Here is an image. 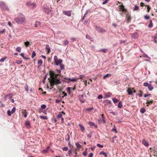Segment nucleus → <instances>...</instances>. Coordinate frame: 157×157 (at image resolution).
<instances>
[{
	"mask_svg": "<svg viewBox=\"0 0 157 157\" xmlns=\"http://www.w3.org/2000/svg\"><path fill=\"white\" fill-rule=\"evenodd\" d=\"M22 63V61L21 60H17L16 61V63L17 64H21Z\"/></svg>",
	"mask_w": 157,
	"mask_h": 157,
	"instance_id": "obj_55",
	"label": "nucleus"
},
{
	"mask_svg": "<svg viewBox=\"0 0 157 157\" xmlns=\"http://www.w3.org/2000/svg\"><path fill=\"white\" fill-rule=\"evenodd\" d=\"M13 114L12 113V112L10 110H9L7 111V114L9 116H10L11 114Z\"/></svg>",
	"mask_w": 157,
	"mask_h": 157,
	"instance_id": "obj_49",
	"label": "nucleus"
},
{
	"mask_svg": "<svg viewBox=\"0 0 157 157\" xmlns=\"http://www.w3.org/2000/svg\"><path fill=\"white\" fill-rule=\"evenodd\" d=\"M142 143L146 147H148L149 145V144L144 139L142 140Z\"/></svg>",
	"mask_w": 157,
	"mask_h": 157,
	"instance_id": "obj_13",
	"label": "nucleus"
},
{
	"mask_svg": "<svg viewBox=\"0 0 157 157\" xmlns=\"http://www.w3.org/2000/svg\"><path fill=\"white\" fill-rule=\"evenodd\" d=\"M24 44L26 47H29L31 44L29 41H27L25 42Z\"/></svg>",
	"mask_w": 157,
	"mask_h": 157,
	"instance_id": "obj_29",
	"label": "nucleus"
},
{
	"mask_svg": "<svg viewBox=\"0 0 157 157\" xmlns=\"http://www.w3.org/2000/svg\"><path fill=\"white\" fill-rule=\"evenodd\" d=\"M49 75H50L51 78H52L53 76H54L55 75V73L53 71H52L51 70L49 71Z\"/></svg>",
	"mask_w": 157,
	"mask_h": 157,
	"instance_id": "obj_14",
	"label": "nucleus"
},
{
	"mask_svg": "<svg viewBox=\"0 0 157 157\" xmlns=\"http://www.w3.org/2000/svg\"><path fill=\"white\" fill-rule=\"evenodd\" d=\"M103 102L104 103L105 105H108L109 107L112 106L111 101L108 100L106 99L104 100Z\"/></svg>",
	"mask_w": 157,
	"mask_h": 157,
	"instance_id": "obj_5",
	"label": "nucleus"
},
{
	"mask_svg": "<svg viewBox=\"0 0 157 157\" xmlns=\"http://www.w3.org/2000/svg\"><path fill=\"white\" fill-rule=\"evenodd\" d=\"M127 91L129 95H132L133 94V91L130 88H128V89L127 90Z\"/></svg>",
	"mask_w": 157,
	"mask_h": 157,
	"instance_id": "obj_19",
	"label": "nucleus"
},
{
	"mask_svg": "<svg viewBox=\"0 0 157 157\" xmlns=\"http://www.w3.org/2000/svg\"><path fill=\"white\" fill-rule=\"evenodd\" d=\"M40 117L41 119H43V120H47L48 119V117L47 116H40Z\"/></svg>",
	"mask_w": 157,
	"mask_h": 157,
	"instance_id": "obj_37",
	"label": "nucleus"
},
{
	"mask_svg": "<svg viewBox=\"0 0 157 157\" xmlns=\"http://www.w3.org/2000/svg\"><path fill=\"white\" fill-rule=\"evenodd\" d=\"M6 32V29H2V30L0 31V34H4Z\"/></svg>",
	"mask_w": 157,
	"mask_h": 157,
	"instance_id": "obj_46",
	"label": "nucleus"
},
{
	"mask_svg": "<svg viewBox=\"0 0 157 157\" xmlns=\"http://www.w3.org/2000/svg\"><path fill=\"white\" fill-rule=\"evenodd\" d=\"M111 76V74H106V75H105L104 76H103V78H106L107 77H108L109 76Z\"/></svg>",
	"mask_w": 157,
	"mask_h": 157,
	"instance_id": "obj_58",
	"label": "nucleus"
},
{
	"mask_svg": "<svg viewBox=\"0 0 157 157\" xmlns=\"http://www.w3.org/2000/svg\"><path fill=\"white\" fill-rule=\"evenodd\" d=\"M54 60L57 66H58L63 62V60L61 59H58L56 56H54Z\"/></svg>",
	"mask_w": 157,
	"mask_h": 157,
	"instance_id": "obj_3",
	"label": "nucleus"
},
{
	"mask_svg": "<svg viewBox=\"0 0 157 157\" xmlns=\"http://www.w3.org/2000/svg\"><path fill=\"white\" fill-rule=\"evenodd\" d=\"M67 137H66L65 138L66 141H70L69 140L70 138V136L69 133L67 134Z\"/></svg>",
	"mask_w": 157,
	"mask_h": 157,
	"instance_id": "obj_36",
	"label": "nucleus"
},
{
	"mask_svg": "<svg viewBox=\"0 0 157 157\" xmlns=\"http://www.w3.org/2000/svg\"><path fill=\"white\" fill-rule=\"evenodd\" d=\"M0 6L2 9L8 11H9V8L4 2L3 1L1 2Z\"/></svg>",
	"mask_w": 157,
	"mask_h": 157,
	"instance_id": "obj_2",
	"label": "nucleus"
},
{
	"mask_svg": "<svg viewBox=\"0 0 157 157\" xmlns=\"http://www.w3.org/2000/svg\"><path fill=\"white\" fill-rule=\"evenodd\" d=\"M77 78H70V82H75L77 81Z\"/></svg>",
	"mask_w": 157,
	"mask_h": 157,
	"instance_id": "obj_40",
	"label": "nucleus"
},
{
	"mask_svg": "<svg viewBox=\"0 0 157 157\" xmlns=\"http://www.w3.org/2000/svg\"><path fill=\"white\" fill-rule=\"evenodd\" d=\"M25 125L26 127L28 128H30L31 127L30 125V122L29 121H28L25 122Z\"/></svg>",
	"mask_w": 157,
	"mask_h": 157,
	"instance_id": "obj_15",
	"label": "nucleus"
},
{
	"mask_svg": "<svg viewBox=\"0 0 157 157\" xmlns=\"http://www.w3.org/2000/svg\"><path fill=\"white\" fill-rule=\"evenodd\" d=\"M138 36L139 34L137 32H135L134 33L132 34L131 37L132 39H137L138 37Z\"/></svg>",
	"mask_w": 157,
	"mask_h": 157,
	"instance_id": "obj_7",
	"label": "nucleus"
},
{
	"mask_svg": "<svg viewBox=\"0 0 157 157\" xmlns=\"http://www.w3.org/2000/svg\"><path fill=\"white\" fill-rule=\"evenodd\" d=\"M94 108L93 107L90 108L86 109V111H90L93 110Z\"/></svg>",
	"mask_w": 157,
	"mask_h": 157,
	"instance_id": "obj_52",
	"label": "nucleus"
},
{
	"mask_svg": "<svg viewBox=\"0 0 157 157\" xmlns=\"http://www.w3.org/2000/svg\"><path fill=\"white\" fill-rule=\"evenodd\" d=\"M85 77V75H81L79 76V78L80 79H82Z\"/></svg>",
	"mask_w": 157,
	"mask_h": 157,
	"instance_id": "obj_62",
	"label": "nucleus"
},
{
	"mask_svg": "<svg viewBox=\"0 0 157 157\" xmlns=\"http://www.w3.org/2000/svg\"><path fill=\"white\" fill-rule=\"evenodd\" d=\"M77 149H75V151H74V153L75 154V155L74 156V157H77V156H78L77 155Z\"/></svg>",
	"mask_w": 157,
	"mask_h": 157,
	"instance_id": "obj_50",
	"label": "nucleus"
},
{
	"mask_svg": "<svg viewBox=\"0 0 157 157\" xmlns=\"http://www.w3.org/2000/svg\"><path fill=\"white\" fill-rule=\"evenodd\" d=\"M20 56L22 57L25 60H28L30 59L29 58L26 57L24 56V54L23 53H21L20 54Z\"/></svg>",
	"mask_w": 157,
	"mask_h": 157,
	"instance_id": "obj_26",
	"label": "nucleus"
},
{
	"mask_svg": "<svg viewBox=\"0 0 157 157\" xmlns=\"http://www.w3.org/2000/svg\"><path fill=\"white\" fill-rule=\"evenodd\" d=\"M62 113H64V114H65V113H64V112L63 111H62L61 112H59V114H58L57 117V118H62V117L63 116Z\"/></svg>",
	"mask_w": 157,
	"mask_h": 157,
	"instance_id": "obj_16",
	"label": "nucleus"
},
{
	"mask_svg": "<svg viewBox=\"0 0 157 157\" xmlns=\"http://www.w3.org/2000/svg\"><path fill=\"white\" fill-rule=\"evenodd\" d=\"M43 63V61L42 59H40L38 60V66L37 68H39L42 65Z\"/></svg>",
	"mask_w": 157,
	"mask_h": 157,
	"instance_id": "obj_9",
	"label": "nucleus"
},
{
	"mask_svg": "<svg viewBox=\"0 0 157 157\" xmlns=\"http://www.w3.org/2000/svg\"><path fill=\"white\" fill-rule=\"evenodd\" d=\"M71 10H69L68 11H63V13L64 14L69 17H70L71 16Z\"/></svg>",
	"mask_w": 157,
	"mask_h": 157,
	"instance_id": "obj_8",
	"label": "nucleus"
},
{
	"mask_svg": "<svg viewBox=\"0 0 157 157\" xmlns=\"http://www.w3.org/2000/svg\"><path fill=\"white\" fill-rule=\"evenodd\" d=\"M86 39L90 40H91L92 39V37L90 36L88 34L86 35Z\"/></svg>",
	"mask_w": 157,
	"mask_h": 157,
	"instance_id": "obj_43",
	"label": "nucleus"
},
{
	"mask_svg": "<svg viewBox=\"0 0 157 157\" xmlns=\"http://www.w3.org/2000/svg\"><path fill=\"white\" fill-rule=\"evenodd\" d=\"M25 89L27 92H28L29 90V87L27 84L25 85Z\"/></svg>",
	"mask_w": 157,
	"mask_h": 157,
	"instance_id": "obj_48",
	"label": "nucleus"
},
{
	"mask_svg": "<svg viewBox=\"0 0 157 157\" xmlns=\"http://www.w3.org/2000/svg\"><path fill=\"white\" fill-rule=\"evenodd\" d=\"M126 22L127 23H129L131 20V17L130 16H128V15H127L126 16Z\"/></svg>",
	"mask_w": 157,
	"mask_h": 157,
	"instance_id": "obj_10",
	"label": "nucleus"
},
{
	"mask_svg": "<svg viewBox=\"0 0 157 157\" xmlns=\"http://www.w3.org/2000/svg\"><path fill=\"white\" fill-rule=\"evenodd\" d=\"M108 49H101L98 50V52H101L103 53H106Z\"/></svg>",
	"mask_w": 157,
	"mask_h": 157,
	"instance_id": "obj_30",
	"label": "nucleus"
},
{
	"mask_svg": "<svg viewBox=\"0 0 157 157\" xmlns=\"http://www.w3.org/2000/svg\"><path fill=\"white\" fill-rule=\"evenodd\" d=\"M6 59V57L0 59V62H3L4 61L5 59Z\"/></svg>",
	"mask_w": 157,
	"mask_h": 157,
	"instance_id": "obj_59",
	"label": "nucleus"
},
{
	"mask_svg": "<svg viewBox=\"0 0 157 157\" xmlns=\"http://www.w3.org/2000/svg\"><path fill=\"white\" fill-rule=\"evenodd\" d=\"M50 86L52 87V88L53 87L52 86H54V85H55V83L54 81L53 80V79H52L50 81Z\"/></svg>",
	"mask_w": 157,
	"mask_h": 157,
	"instance_id": "obj_23",
	"label": "nucleus"
},
{
	"mask_svg": "<svg viewBox=\"0 0 157 157\" xmlns=\"http://www.w3.org/2000/svg\"><path fill=\"white\" fill-rule=\"evenodd\" d=\"M71 89V88L70 87H68L67 88V91L69 94H70Z\"/></svg>",
	"mask_w": 157,
	"mask_h": 157,
	"instance_id": "obj_42",
	"label": "nucleus"
},
{
	"mask_svg": "<svg viewBox=\"0 0 157 157\" xmlns=\"http://www.w3.org/2000/svg\"><path fill=\"white\" fill-rule=\"evenodd\" d=\"M13 94L11 93H10L4 96V98H9V99H11L12 98Z\"/></svg>",
	"mask_w": 157,
	"mask_h": 157,
	"instance_id": "obj_12",
	"label": "nucleus"
},
{
	"mask_svg": "<svg viewBox=\"0 0 157 157\" xmlns=\"http://www.w3.org/2000/svg\"><path fill=\"white\" fill-rule=\"evenodd\" d=\"M60 78H58L52 79L55 83V85L61 83V81L60 80Z\"/></svg>",
	"mask_w": 157,
	"mask_h": 157,
	"instance_id": "obj_6",
	"label": "nucleus"
},
{
	"mask_svg": "<svg viewBox=\"0 0 157 157\" xmlns=\"http://www.w3.org/2000/svg\"><path fill=\"white\" fill-rule=\"evenodd\" d=\"M72 148H71L68 151V154L69 155H71L72 153Z\"/></svg>",
	"mask_w": 157,
	"mask_h": 157,
	"instance_id": "obj_41",
	"label": "nucleus"
},
{
	"mask_svg": "<svg viewBox=\"0 0 157 157\" xmlns=\"http://www.w3.org/2000/svg\"><path fill=\"white\" fill-rule=\"evenodd\" d=\"M153 100H151L150 101H147V102H146V104H147V106H148V104H151L153 103Z\"/></svg>",
	"mask_w": 157,
	"mask_h": 157,
	"instance_id": "obj_35",
	"label": "nucleus"
},
{
	"mask_svg": "<svg viewBox=\"0 0 157 157\" xmlns=\"http://www.w3.org/2000/svg\"><path fill=\"white\" fill-rule=\"evenodd\" d=\"M139 7L137 5H136L133 8V11L138 10H139Z\"/></svg>",
	"mask_w": 157,
	"mask_h": 157,
	"instance_id": "obj_31",
	"label": "nucleus"
},
{
	"mask_svg": "<svg viewBox=\"0 0 157 157\" xmlns=\"http://www.w3.org/2000/svg\"><path fill=\"white\" fill-rule=\"evenodd\" d=\"M148 89L149 91L152 90L154 88L151 85V84H149L147 86Z\"/></svg>",
	"mask_w": 157,
	"mask_h": 157,
	"instance_id": "obj_20",
	"label": "nucleus"
},
{
	"mask_svg": "<svg viewBox=\"0 0 157 157\" xmlns=\"http://www.w3.org/2000/svg\"><path fill=\"white\" fill-rule=\"evenodd\" d=\"M93 133L91 132L90 133L88 134L87 135V137L88 138H90L91 137Z\"/></svg>",
	"mask_w": 157,
	"mask_h": 157,
	"instance_id": "obj_44",
	"label": "nucleus"
},
{
	"mask_svg": "<svg viewBox=\"0 0 157 157\" xmlns=\"http://www.w3.org/2000/svg\"><path fill=\"white\" fill-rule=\"evenodd\" d=\"M36 56V53L35 51H33L32 53V56L31 57L33 58Z\"/></svg>",
	"mask_w": 157,
	"mask_h": 157,
	"instance_id": "obj_47",
	"label": "nucleus"
},
{
	"mask_svg": "<svg viewBox=\"0 0 157 157\" xmlns=\"http://www.w3.org/2000/svg\"><path fill=\"white\" fill-rule=\"evenodd\" d=\"M79 126L80 127L81 130L82 132H83L85 129V127L82 124H79Z\"/></svg>",
	"mask_w": 157,
	"mask_h": 157,
	"instance_id": "obj_21",
	"label": "nucleus"
},
{
	"mask_svg": "<svg viewBox=\"0 0 157 157\" xmlns=\"http://www.w3.org/2000/svg\"><path fill=\"white\" fill-rule=\"evenodd\" d=\"M146 110L145 108H142L140 109V113L142 114H144L146 112Z\"/></svg>",
	"mask_w": 157,
	"mask_h": 157,
	"instance_id": "obj_27",
	"label": "nucleus"
},
{
	"mask_svg": "<svg viewBox=\"0 0 157 157\" xmlns=\"http://www.w3.org/2000/svg\"><path fill=\"white\" fill-rule=\"evenodd\" d=\"M112 100H113V102L114 103H117V102H118L119 101V100L118 99H117L115 98H112Z\"/></svg>",
	"mask_w": 157,
	"mask_h": 157,
	"instance_id": "obj_33",
	"label": "nucleus"
},
{
	"mask_svg": "<svg viewBox=\"0 0 157 157\" xmlns=\"http://www.w3.org/2000/svg\"><path fill=\"white\" fill-rule=\"evenodd\" d=\"M100 155H103L105 157H107V155L106 154L104 151H102L100 152L99 153Z\"/></svg>",
	"mask_w": 157,
	"mask_h": 157,
	"instance_id": "obj_18",
	"label": "nucleus"
},
{
	"mask_svg": "<svg viewBox=\"0 0 157 157\" xmlns=\"http://www.w3.org/2000/svg\"><path fill=\"white\" fill-rule=\"evenodd\" d=\"M16 50L18 52H21V48L20 47H17L16 48Z\"/></svg>",
	"mask_w": 157,
	"mask_h": 157,
	"instance_id": "obj_51",
	"label": "nucleus"
},
{
	"mask_svg": "<svg viewBox=\"0 0 157 157\" xmlns=\"http://www.w3.org/2000/svg\"><path fill=\"white\" fill-rule=\"evenodd\" d=\"M65 82L67 83H69L70 82V78H66V79L65 81Z\"/></svg>",
	"mask_w": 157,
	"mask_h": 157,
	"instance_id": "obj_34",
	"label": "nucleus"
},
{
	"mask_svg": "<svg viewBox=\"0 0 157 157\" xmlns=\"http://www.w3.org/2000/svg\"><path fill=\"white\" fill-rule=\"evenodd\" d=\"M114 126V128H113L112 130V131H115L116 133H117V129L115 128V125Z\"/></svg>",
	"mask_w": 157,
	"mask_h": 157,
	"instance_id": "obj_60",
	"label": "nucleus"
},
{
	"mask_svg": "<svg viewBox=\"0 0 157 157\" xmlns=\"http://www.w3.org/2000/svg\"><path fill=\"white\" fill-rule=\"evenodd\" d=\"M118 107L121 108L122 107V104L121 101H119L117 105Z\"/></svg>",
	"mask_w": 157,
	"mask_h": 157,
	"instance_id": "obj_32",
	"label": "nucleus"
},
{
	"mask_svg": "<svg viewBox=\"0 0 157 157\" xmlns=\"http://www.w3.org/2000/svg\"><path fill=\"white\" fill-rule=\"evenodd\" d=\"M97 146L99 147L102 148L103 147V145L100 144H97Z\"/></svg>",
	"mask_w": 157,
	"mask_h": 157,
	"instance_id": "obj_63",
	"label": "nucleus"
},
{
	"mask_svg": "<svg viewBox=\"0 0 157 157\" xmlns=\"http://www.w3.org/2000/svg\"><path fill=\"white\" fill-rule=\"evenodd\" d=\"M14 21L17 24L21 25L25 22V17L23 14L20 13L17 17L14 19Z\"/></svg>",
	"mask_w": 157,
	"mask_h": 157,
	"instance_id": "obj_1",
	"label": "nucleus"
},
{
	"mask_svg": "<svg viewBox=\"0 0 157 157\" xmlns=\"http://www.w3.org/2000/svg\"><path fill=\"white\" fill-rule=\"evenodd\" d=\"M120 9L123 12H125L126 11V9L124 8V6L123 4H122L120 6Z\"/></svg>",
	"mask_w": 157,
	"mask_h": 157,
	"instance_id": "obj_11",
	"label": "nucleus"
},
{
	"mask_svg": "<svg viewBox=\"0 0 157 157\" xmlns=\"http://www.w3.org/2000/svg\"><path fill=\"white\" fill-rule=\"evenodd\" d=\"M59 75V74H55L54 76H53L52 79L56 78Z\"/></svg>",
	"mask_w": 157,
	"mask_h": 157,
	"instance_id": "obj_53",
	"label": "nucleus"
},
{
	"mask_svg": "<svg viewBox=\"0 0 157 157\" xmlns=\"http://www.w3.org/2000/svg\"><path fill=\"white\" fill-rule=\"evenodd\" d=\"M88 124L90 125V126L91 127L94 126V125L95 123L92 122L91 121H89L88 122Z\"/></svg>",
	"mask_w": 157,
	"mask_h": 157,
	"instance_id": "obj_38",
	"label": "nucleus"
},
{
	"mask_svg": "<svg viewBox=\"0 0 157 157\" xmlns=\"http://www.w3.org/2000/svg\"><path fill=\"white\" fill-rule=\"evenodd\" d=\"M144 18L145 20H147L149 19L150 17V16H148L147 14H146L144 16Z\"/></svg>",
	"mask_w": 157,
	"mask_h": 157,
	"instance_id": "obj_45",
	"label": "nucleus"
},
{
	"mask_svg": "<svg viewBox=\"0 0 157 157\" xmlns=\"http://www.w3.org/2000/svg\"><path fill=\"white\" fill-rule=\"evenodd\" d=\"M111 94L110 93H108L107 94L105 95L106 98H109L110 97Z\"/></svg>",
	"mask_w": 157,
	"mask_h": 157,
	"instance_id": "obj_64",
	"label": "nucleus"
},
{
	"mask_svg": "<svg viewBox=\"0 0 157 157\" xmlns=\"http://www.w3.org/2000/svg\"><path fill=\"white\" fill-rule=\"evenodd\" d=\"M95 29L99 33H103L105 32V29L102 28L99 26H95Z\"/></svg>",
	"mask_w": 157,
	"mask_h": 157,
	"instance_id": "obj_4",
	"label": "nucleus"
},
{
	"mask_svg": "<svg viewBox=\"0 0 157 157\" xmlns=\"http://www.w3.org/2000/svg\"><path fill=\"white\" fill-rule=\"evenodd\" d=\"M144 57L146 58H148L149 59H151V58L149 57L146 54L144 53Z\"/></svg>",
	"mask_w": 157,
	"mask_h": 157,
	"instance_id": "obj_61",
	"label": "nucleus"
},
{
	"mask_svg": "<svg viewBox=\"0 0 157 157\" xmlns=\"http://www.w3.org/2000/svg\"><path fill=\"white\" fill-rule=\"evenodd\" d=\"M153 26V24L151 20H150L149 21V23L148 25V27L149 28H151Z\"/></svg>",
	"mask_w": 157,
	"mask_h": 157,
	"instance_id": "obj_24",
	"label": "nucleus"
},
{
	"mask_svg": "<svg viewBox=\"0 0 157 157\" xmlns=\"http://www.w3.org/2000/svg\"><path fill=\"white\" fill-rule=\"evenodd\" d=\"M103 98V96L102 94H100L98 96V99H101Z\"/></svg>",
	"mask_w": 157,
	"mask_h": 157,
	"instance_id": "obj_57",
	"label": "nucleus"
},
{
	"mask_svg": "<svg viewBox=\"0 0 157 157\" xmlns=\"http://www.w3.org/2000/svg\"><path fill=\"white\" fill-rule=\"evenodd\" d=\"M46 107V106L45 104H43L41 106V109H45Z\"/></svg>",
	"mask_w": 157,
	"mask_h": 157,
	"instance_id": "obj_56",
	"label": "nucleus"
},
{
	"mask_svg": "<svg viewBox=\"0 0 157 157\" xmlns=\"http://www.w3.org/2000/svg\"><path fill=\"white\" fill-rule=\"evenodd\" d=\"M45 49L48 50L47 53L48 54L49 53L51 49H50V47L48 45H46L45 47Z\"/></svg>",
	"mask_w": 157,
	"mask_h": 157,
	"instance_id": "obj_17",
	"label": "nucleus"
},
{
	"mask_svg": "<svg viewBox=\"0 0 157 157\" xmlns=\"http://www.w3.org/2000/svg\"><path fill=\"white\" fill-rule=\"evenodd\" d=\"M41 24V23L39 21H36V23L34 25V27H38L39 25H40Z\"/></svg>",
	"mask_w": 157,
	"mask_h": 157,
	"instance_id": "obj_22",
	"label": "nucleus"
},
{
	"mask_svg": "<svg viewBox=\"0 0 157 157\" xmlns=\"http://www.w3.org/2000/svg\"><path fill=\"white\" fill-rule=\"evenodd\" d=\"M16 108L15 107H13V109H12V110H11V112H12V113H13L15 111H16Z\"/></svg>",
	"mask_w": 157,
	"mask_h": 157,
	"instance_id": "obj_54",
	"label": "nucleus"
},
{
	"mask_svg": "<svg viewBox=\"0 0 157 157\" xmlns=\"http://www.w3.org/2000/svg\"><path fill=\"white\" fill-rule=\"evenodd\" d=\"M60 68L61 70L64 69V66L63 64H60Z\"/></svg>",
	"mask_w": 157,
	"mask_h": 157,
	"instance_id": "obj_39",
	"label": "nucleus"
},
{
	"mask_svg": "<svg viewBox=\"0 0 157 157\" xmlns=\"http://www.w3.org/2000/svg\"><path fill=\"white\" fill-rule=\"evenodd\" d=\"M53 12V11L52 10H49L48 12L47 13V14L50 16V17H52V12Z\"/></svg>",
	"mask_w": 157,
	"mask_h": 157,
	"instance_id": "obj_25",
	"label": "nucleus"
},
{
	"mask_svg": "<svg viewBox=\"0 0 157 157\" xmlns=\"http://www.w3.org/2000/svg\"><path fill=\"white\" fill-rule=\"evenodd\" d=\"M75 145L76 146L77 149H78L81 147V145H80L78 142H76L75 144Z\"/></svg>",
	"mask_w": 157,
	"mask_h": 157,
	"instance_id": "obj_28",
	"label": "nucleus"
}]
</instances>
